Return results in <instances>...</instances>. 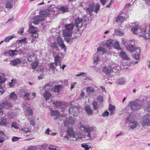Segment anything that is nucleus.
I'll return each instance as SVG.
<instances>
[{
	"label": "nucleus",
	"mask_w": 150,
	"mask_h": 150,
	"mask_svg": "<svg viewBox=\"0 0 150 150\" xmlns=\"http://www.w3.org/2000/svg\"><path fill=\"white\" fill-rule=\"evenodd\" d=\"M36 56L33 53L29 54L27 57V60L29 62H32L36 59Z\"/></svg>",
	"instance_id": "4468645a"
},
{
	"label": "nucleus",
	"mask_w": 150,
	"mask_h": 150,
	"mask_svg": "<svg viewBox=\"0 0 150 150\" xmlns=\"http://www.w3.org/2000/svg\"><path fill=\"white\" fill-rule=\"evenodd\" d=\"M4 135L2 136V135H0V143H1L3 142L5 139V138L4 137Z\"/></svg>",
	"instance_id": "e2e57ef3"
},
{
	"label": "nucleus",
	"mask_w": 150,
	"mask_h": 150,
	"mask_svg": "<svg viewBox=\"0 0 150 150\" xmlns=\"http://www.w3.org/2000/svg\"><path fill=\"white\" fill-rule=\"evenodd\" d=\"M43 97L45 98L46 100L47 101L49 98L52 97L51 94L49 92V91L45 90L44 93H43Z\"/></svg>",
	"instance_id": "f3484780"
},
{
	"label": "nucleus",
	"mask_w": 150,
	"mask_h": 150,
	"mask_svg": "<svg viewBox=\"0 0 150 150\" xmlns=\"http://www.w3.org/2000/svg\"><path fill=\"white\" fill-rule=\"evenodd\" d=\"M50 13L46 9V10H42L40 11L39 13V14L43 16L44 17V18L47 15L50 14Z\"/></svg>",
	"instance_id": "bb28decb"
},
{
	"label": "nucleus",
	"mask_w": 150,
	"mask_h": 150,
	"mask_svg": "<svg viewBox=\"0 0 150 150\" xmlns=\"http://www.w3.org/2000/svg\"><path fill=\"white\" fill-rule=\"evenodd\" d=\"M113 43V40L112 39H110L107 41V42L106 43V45L109 48L112 46Z\"/></svg>",
	"instance_id": "72a5a7b5"
},
{
	"label": "nucleus",
	"mask_w": 150,
	"mask_h": 150,
	"mask_svg": "<svg viewBox=\"0 0 150 150\" xmlns=\"http://www.w3.org/2000/svg\"><path fill=\"white\" fill-rule=\"evenodd\" d=\"M125 20V17L119 15L116 17L115 21L117 22H123Z\"/></svg>",
	"instance_id": "c756f323"
},
{
	"label": "nucleus",
	"mask_w": 150,
	"mask_h": 150,
	"mask_svg": "<svg viewBox=\"0 0 150 150\" xmlns=\"http://www.w3.org/2000/svg\"><path fill=\"white\" fill-rule=\"evenodd\" d=\"M108 110L110 111V115H112L114 113L115 110V106L114 105H112L111 104H110L109 105Z\"/></svg>",
	"instance_id": "c85d7f7f"
},
{
	"label": "nucleus",
	"mask_w": 150,
	"mask_h": 150,
	"mask_svg": "<svg viewBox=\"0 0 150 150\" xmlns=\"http://www.w3.org/2000/svg\"><path fill=\"white\" fill-rule=\"evenodd\" d=\"M11 127H13L15 129H17L18 128V123L16 122H13L11 124Z\"/></svg>",
	"instance_id": "de8ad7c7"
},
{
	"label": "nucleus",
	"mask_w": 150,
	"mask_h": 150,
	"mask_svg": "<svg viewBox=\"0 0 150 150\" xmlns=\"http://www.w3.org/2000/svg\"><path fill=\"white\" fill-rule=\"evenodd\" d=\"M141 125L143 127L150 126V115L147 114L144 116L141 119Z\"/></svg>",
	"instance_id": "39448f33"
},
{
	"label": "nucleus",
	"mask_w": 150,
	"mask_h": 150,
	"mask_svg": "<svg viewBox=\"0 0 150 150\" xmlns=\"http://www.w3.org/2000/svg\"><path fill=\"white\" fill-rule=\"evenodd\" d=\"M8 103L6 101L0 103V110H2V109L4 108L5 105L8 104Z\"/></svg>",
	"instance_id": "58836bf2"
},
{
	"label": "nucleus",
	"mask_w": 150,
	"mask_h": 150,
	"mask_svg": "<svg viewBox=\"0 0 150 150\" xmlns=\"http://www.w3.org/2000/svg\"><path fill=\"white\" fill-rule=\"evenodd\" d=\"M51 46L52 47L56 49L57 50L58 44L56 42H54L52 43Z\"/></svg>",
	"instance_id": "8fccbe9b"
},
{
	"label": "nucleus",
	"mask_w": 150,
	"mask_h": 150,
	"mask_svg": "<svg viewBox=\"0 0 150 150\" xmlns=\"http://www.w3.org/2000/svg\"><path fill=\"white\" fill-rule=\"evenodd\" d=\"M103 71L106 74H110L112 71L111 67L110 65L105 67L103 68Z\"/></svg>",
	"instance_id": "ddd939ff"
},
{
	"label": "nucleus",
	"mask_w": 150,
	"mask_h": 150,
	"mask_svg": "<svg viewBox=\"0 0 150 150\" xmlns=\"http://www.w3.org/2000/svg\"><path fill=\"white\" fill-rule=\"evenodd\" d=\"M115 33L117 35L120 36H122L123 34L122 32L118 30H115Z\"/></svg>",
	"instance_id": "bf43d9fd"
},
{
	"label": "nucleus",
	"mask_w": 150,
	"mask_h": 150,
	"mask_svg": "<svg viewBox=\"0 0 150 150\" xmlns=\"http://www.w3.org/2000/svg\"><path fill=\"white\" fill-rule=\"evenodd\" d=\"M9 98L11 99L16 100L17 99V96L14 92H12L9 95Z\"/></svg>",
	"instance_id": "473e14b6"
},
{
	"label": "nucleus",
	"mask_w": 150,
	"mask_h": 150,
	"mask_svg": "<svg viewBox=\"0 0 150 150\" xmlns=\"http://www.w3.org/2000/svg\"><path fill=\"white\" fill-rule=\"evenodd\" d=\"M74 120L73 117H69L67 118L64 122V125L65 126H69L72 125L74 124Z\"/></svg>",
	"instance_id": "9d476101"
},
{
	"label": "nucleus",
	"mask_w": 150,
	"mask_h": 150,
	"mask_svg": "<svg viewBox=\"0 0 150 150\" xmlns=\"http://www.w3.org/2000/svg\"><path fill=\"white\" fill-rule=\"evenodd\" d=\"M92 7H93V11L97 13L98 11L99 10L100 8V6L98 4H96L95 6H92Z\"/></svg>",
	"instance_id": "c9c22d12"
},
{
	"label": "nucleus",
	"mask_w": 150,
	"mask_h": 150,
	"mask_svg": "<svg viewBox=\"0 0 150 150\" xmlns=\"http://www.w3.org/2000/svg\"><path fill=\"white\" fill-rule=\"evenodd\" d=\"M16 83V80L15 79H12L11 82L9 83V86L11 87L15 86Z\"/></svg>",
	"instance_id": "a19ab883"
},
{
	"label": "nucleus",
	"mask_w": 150,
	"mask_h": 150,
	"mask_svg": "<svg viewBox=\"0 0 150 150\" xmlns=\"http://www.w3.org/2000/svg\"><path fill=\"white\" fill-rule=\"evenodd\" d=\"M62 88V86L61 85H55L54 87V91L55 93H59Z\"/></svg>",
	"instance_id": "b1692460"
},
{
	"label": "nucleus",
	"mask_w": 150,
	"mask_h": 150,
	"mask_svg": "<svg viewBox=\"0 0 150 150\" xmlns=\"http://www.w3.org/2000/svg\"><path fill=\"white\" fill-rule=\"evenodd\" d=\"M71 36H66V37L64 38V40L68 43L70 42H72L73 40V38Z\"/></svg>",
	"instance_id": "f704fd0d"
},
{
	"label": "nucleus",
	"mask_w": 150,
	"mask_h": 150,
	"mask_svg": "<svg viewBox=\"0 0 150 150\" xmlns=\"http://www.w3.org/2000/svg\"><path fill=\"white\" fill-rule=\"evenodd\" d=\"M94 91L93 88L91 86L88 87L86 90V92L88 93H93Z\"/></svg>",
	"instance_id": "ea45409f"
},
{
	"label": "nucleus",
	"mask_w": 150,
	"mask_h": 150,
	"mask_svg": "<svg viewBox=\"0 0 150 150\" xmlns=\"http://www.w3.org/2000/svg\"><path fill=\"white\" fill-rule=\"evenodd\" d=\"M86 11L87 13L88 12L90 16L92 15V12L93 11V7L92 6H89V7L87 9Z\"/></svg>",
	"instance_id": "c03bdc74"
},
{
	"label": "nucleus",
	"mask_w": 150,
	"mask_h": 150,
	"mask_svg": "<svg viewBox=\"0 0 150 150\" xmlns=\"http://www.w3.org/2000/svg\"><path fill=\"white\" fill-rule=\"evenodd\" d=\"M93 59L94 61V63L96 65L97 64L100 59V56L98 54L96 53L94 54L93 56Z\"/></svg>",
	"instance_id": "dca6fc26"
},
{
	"label": "nucleus",
	"mask_w": 150,
	"mask_h": 150,
	"mask_svg": "<svg viewBox=\"0 0 150 150\" xmlns=\"http://www.w3.org/2000/svg\"><path fill=\"white\" fill-rule=\"evenodd\" d=\"M97 100L100 102H102L103 100V97L101 96H98L97 98Z\"/></svg>",
	"instance_id": "052dcab7"
},
{
	"label": "nucleus",
	"mask_w": 150,
	"mask_h": 150,
	"mask_svg": "<svg viewBox=\"0 0 150 150\" xmlns=\"http://www.w3.org/2000/svg\"><path fill=\"white\" fill-rule=\"evenodd\" d=\"M20 130L23 131V133L26 134L28 133H30L31 132L30 131L29 129L26 128H22L20 129Z\"/></svg>",
	"instance_id": "37998d69"
},
{
	"label": "nucleus",
	"mask_w": 150,
	"mask_h": 150,
	"mask_svg": "<svg viewBox=\"0 0 150 150\" xmlns=\"http://www.w3.org/2000/svg\"><path fill=\"white\" fill-rule=\"evenodd\" d=\"M93 105L94 109L96 110H97L99 107V105L97 103V102L96 101H94L93 102Z\"/></svg>",
	"instance_id": "a18cd8bd"
},
{
	"label": "nucleus",
	"mask_w": 150,
	"mask_h": 150,
	"mask_svg": "<svg viewBox=\"0 0 150 150\" xmlns=\"http://www.w3.org/2000/svg\"><path fill=\"white\" fill-rule=\"evenodd\" d=\"M15 37L16 36L14 34L8 36L4 38V41L6 42H8L10 40Z\"/></svg>",
	"instance_id": "7c9ffc66"
},
{
	"label": "nucleus",
	"mask_w": 150,
	"mask_h": 150,
	"mask_svg": "<svg viewBox=\"0 0 150 150\" xmlns=\"http://www.w3.org/2000/svg\"><path fill=\"white\" fill-rule=\"evenodd\" d=\"M50 112L51 116L53 117L54 119L57 118L59 116V113L57 111L54 110H52Z\"/></svg>",
	"instance_id": "4be33fe9"
},
{
	"label": "nucleus",
	"mask_w": 150,
	"mask_h": 150,
	"mask_svg": "<svg viewBox=\"0 0 150 150\" xmlns=\"http://www.w3.org/2000/svg\"><path fill=\"white\" fill-rule=\"evenodd\" d=\"M19 52V51L17 49L14 50H10L8 51L7 53L10 56H12L17 55L18 53Z\"/></svg>",
	"instance_id": "5701e85b"
},
{
	"label": "nucleus",
	"mask_w": 150,
	"mask_h": 150,
	"mask_svg": "<svg viewBox=\"0 0 150 150\" xmlns=\"http://www.w3.org/2000/svg\"><path fill=\"white\" fill-rule=\"evenodd\" d=\"M97 51L101 54H103L105 52L106 50L105 48L100 47L97 49Z\"/></svg>",
	"instance_id": "e433bc0d"
},
{
	"label": "nucleus",
	"mask_w": 150,
	"mask_h": 150,
	"mask_svg": "<svg viewBox=\"0 0 150 150\" xmlns=\"http://www.w3.org/2000/svg\"><path fill=\"white\" fill-rule=\"evenodd\" d=\"M75 133L74 130L71 128H69L67 130V135L70 137H74Z\"/></svg>",
	"instance_id": "aec40b11"
},
{
	"label": "nucleus",
	"mask_w": 150,
	"mask_h": 150,
	"mask_svg": "<svg viewBox=\"0 0 150 150\" xmlns=\"http://www.w3.org/2000/svg\"><path fill=\"white\" fill-rule=\"evenodd\" d=\"M120 56L125 59L128 60L129 59V58L127 56L126 53L123 51H121L120 52Z\"/></svg>",
	"instance_id": "2f4dec72"
},
{
	"label": "nucleus",
	"mask_w": 150,
	"mask_h": 150,
	"mask_svg": "<svg viewBox=\"0 0 150 150\" xmlns=\"http://www.w3.org/2000/svg\"><path fill=\"white\" fill-rule=\"evenodd\" d=\"M24 28L22 27L20 28L19 30L18 31V33L19 34H22L23 32Z\"/></svg>",
	"instance_id": "774afa93"
},
{
	"label": "nucleus",
	"mask_w": 150,
	"mask_h": 150,
	"mask_svg": "<svg viewBox=\"0 0 150 150\" xmlns=\"http://www.w3.org/2000/svg\"><path fill=\"white\" fill-rule=\"evenodd\" d=\"M5 74H0V88L3 83L6 81Z\"/></svg>",
	"instance_id": "412c9836"
},
{
	"label": "nucleus",
	"mask_w": 150,
	"mask_h": 150,
	"mask_svg": "<svg viewBox=\"0 0 150 150\" xmlns=\"http://www.w3.org/2000/svg\"><path fill=\"white\" fill-rule=\"evenodd\" d=\"M81 129L86 133L84 134L78 132H76L74 135V138L76 139L86 138L87 137L92 140L93 139L91 135V133L94 131L95 129L94 127H90L88 125H81L80 126Z\"/></svg>",
	"instance_id": "f257e3e1"
},
{
	"label": "nucleus",
	"mask_w": 150,
	"mask_h": 150,
	"mask_svg": "<svg viewBox=\"0 0 150 150\" xmlns=\"http://www.w3.org/2000/svg\"><path fill=\"white\" fill-rule=\"evenodd\" d=\"M130 116L126 118V122L129 123V127L131 129H133L136 128L138 125V123L137 121L135 120L130 121L129 119Z\"/></svg>",
	"instance_id": "6e6552de"
},
{
	"label": "nucleus",
	"mask_w": 150,
	"mask_h": 150,
	"mask_svg": "<svg viewBox=\"0 0 150 150\" xmlns=\"http://www.w3.org/2000/svg\"><path fill=\"white\" fill-rule=\"evenodd\" d=\"M58 9L63 11L65 12L69 10V8L68 6H61L58 7Z\"/></svg>",
	"instance_id": "4c0bfd02"
},
{
	"label": "nucleus",
	"mask_w": 150,
	"mask_h": 150,
	"mask_svg": "<svg viewBox=\"0 0 150 150\" xmlns=\"http://www.w3.org/2000/svg\"><path fill=\"white\" fill-rule=\"evenodd\" d=\"M27 38H24L19 41V43H21V44H26L27 43L26 41Z\"/></svg>",
	"instance_id": "5fc2aeb1"
},
{
	"label": "nucleus",
	"mask_w": 150,
	"mask_h": 150,
	"mask_svg": "<svg viewBox=\"0 0 150 150\" xmlns=\"http://www.w3.org/2000/svg\"><path fill=\"white\" fill-rule=\"evenodd\" d=\"M56 66L55 63L54 64V63H51L50 66V70L54 71L55 69V67Z\"/></svg>",
	"instance_id": "603ef678"
},
{
	"label": "nucleus",
	"mask_w": 150,
	"mask_h": 150,
	"mask_svg": "<svg viewBox=\"0 0 150 150\" xmlns=\"http://www.w3.org/2000/svg\"><path fill=\"white\" fill-rule=\"evenodd\" d=\"M83 24V20L79 18L76 19L75 21V25L76 27L78 28H81Z\"/></svg>",
	"instance_id": "f8f14e48"
},
{
	"label": "nucleus",
	"mask_w": 150,
	"mask_h": 150,
	"mask_svg": "<svg viewBox=\"0 0 150 150\" xmlns=\"http://www.w3.org/2000/svg\"><path fill=\"white\" fill-rule=\"evenodd\" d=\"M122 43L126 47L127 50L130 52L136 51L137 54H140V48H135L133 45L134 44V39H132L129 41H126L124 39H122Z\"/></svg>",
	"instance_id": "f03ea898"
},
{
	"label": "nucleus",
	"mask_w": 150,
	"mask_h": 150,
	"mask_svg": "<svg viewBox=\"0 0 150 150\" xmlns=\"http://www.w3.org/2000/svg\"><path fill=\"white\" fill-rule=\"evenodd\" d=\"M114 47L117 49H120L119 42L117 41H115L113 44Z\"/></svg>",
	"instance_id": "49530a36"
},
{
	"label": "nucleus",
	"mask_w": 150,
	"mask_h": 150,
	"mask_svg": "<svg viewBox=\"0 0 150 150\" xmlns=\"http://www.w3.org/2000/svg\"><path fill=\"white\" fill-rule=\"evenodd\" d=\"M140 54H135L133 56V57L135 59L138 60L139 58Z\"/></svg>",
	"instance_id": "680f3d73"
},
{
	"label": "nucleus",
	"mask_w": 150,
	"mask_h": 150,
	"mask_svg": "<svg viewBox=\"0 0 150 150\" xmlns=\"http://www.w3.org/2000/svg\"><path fill=\"white\" fill-rule=\"evenodd\" d=\"M8 124L6 118H3L1 119L0 121V125L3 126H6Z\"/></svg>",
	"instance_id": "a878e982"
},
{
	"label": "nucleus",
	"mask_w": 150,
	"mask_h": 150,
	"mask_svg": "<svg viewBox=\"0 0 150 150\" xmlns=\"http://www.w3.org/2000/svg\"><path fill=\"white\" fill-rule=\"evenodd\" d=\"M38 65V62L35 61L32 64V68L33 69H35L37 67Z\"/></svg>",
	"instance_id": "09e8293b"
},
{
	"label": "nucleus",
	"mask_w": 150,
	"mask_h": 150,
	"mask_svg": "<svg viewBox=\"0 0 150 150\" xmlns=\"http://www.w3.org/2000/svg\"><path fill=\"white\" fill-rule=\"evenodd\" d=\"M57 41L59 46L61 48L64 49V51L65 52L67 50V47L64 45L62 39L60 37H58L57 39Z\"/></svg>",
	"instance_id": "9b49d317"
},
{
	"label": "nucleus",
	"mask_w": 150,
	"mask_h": 150,
	"mask_svg": "<svg viewBox=\"0 0 150 150\" xmlns=\"http://www.w3.org/2000/svg\"><path fill=\"white\" fill-rule=\"evenodd\" d=\"M45 19L44 17L40 15L35 16L34 18V21L32 23V24L37 25L39 23V21H43Z\"/></svg>",
	"instance_id": "1a4fd4ad"
},
{
	"label": "nucleus",
	"mask_w": 150,
	"mask_h": 150,
	"mask_svg": "<svg viewBox=\"0 0 150 150\" xmlns=\"http://www.w3.org/2000/svg\"><path fill=\"white\" fill-rule=\"evenodd\" d=\"M29 28L28 30V31L32 34L33 33L37 32V28L33 26V25H29Z\"/></svg>",
	"instance_id": "393cba45"
},
{
	"label": "nucleus",
	"mask_w": 150,
	"mask_h": 150,
	"mask_svg": "<svg viewBox=\"0 0 150 150\" xmlns=\"http://www.w3.org/2000/svg\"><path fill=\"white\" fill-rule=\"evenodd\" d=\"M80 108V107L71 104L69 110V114L72 115L74 116H76L79 112Z\"/></svg>",
	"instance_id": "423d86ee"
},
{
	"label": "nucleus",
	"mask_w": 150,
	"mask_h": 150,
	"mask_svg": "<svg viewBox=\"0 0 150 150\" xmlns=\"http://www.w3.org/2000/svg\"><path fill=\"white\" fill-rule=\"evenodd\" d=\"M13 6V2L12 0H8L6 2L5 7L8 9H11Z\"/></svg>",
	"instance_id": "2eb2a0df"
},
{
	"label": "nucleus",
	"mask_w": 150,
	"mask_h": 150,
	"mask_svg": "<svg viewBox=\"0 0 150 150\" xmlns=\"http://www.w3.org/2000/svg\"><path fill=\"white\" fill-rule=\"evenodd\" d=\"M74 27L73 23L67 24L65 26V29L62 31L64 36H71L72 34V30Z\"/></svg>",
	"instance_id": "7ed1b4c3"
},
{
	"label": "nucleus",
	"mask_w": 150,
	"mask_h": 150,
	"mask_svg": "<svg viewBox=\"0 0 150 150\" xmlns=\"http://www.w3.org/2000/svg\"><path fill=\"white\" fill-rule=\"evenodd\" d=\"M21 62V60L19 59H16L10 61V64L14 66H16Z\"/></svg>",
	"instance_id": "6ab92c4d"
},
{
	"label": "nucleus",
	"mask_w": 150,
	"mask_h": 150,
	"mask_svg": "<svg viewBox=\"0 0 150 150\" xmlns=\"http://www.w3.org/2000/svg\"><path fill=\"white\" fill-rule=\"evenodd\" d=\"M131 31L134 34H138L145 39L144 36L146 32V29H144V28L142 30L140 27L137 25L133 27L131 29Z\"/></svg>",
	"instance_id": "20e7f679"
},
{
	"label": "nucleus",
	"mask_w": 150,
	"mask_h": 150,
	"mask_svg": "<svg viewBox=\"0 0 150 150\" xmlns=\"http://www.w3.org/2000/svg\"><path fill=\"white\" fill-rule=\"evenodd\" d=\"M85 110L87 112L88 115H91L93 112V110L91 109L88 105L86 106L85 107Z\"/></svg>",
	"instance_id": "cd10ccee"
},
{
	"label": "nucleus",
	"mask_w": 150,
	"mask_h": 150,
	"mask_svg": "<svg viewBox=\"0 0 150 150\" xmlns=\"http://www.w3.org/2000/svg\"><path fill=\"white\" fill-rule=\"evenodd\" d=\"M44 88L46 90L49 91V90H50L52 88L51 86L49 84H47L44 86Z\"/></svg>",
	"instance_id": "3c124183"
},
{
	"label": "nucleus",
	"mask_w": 150,
	"mask_h": 150,
	"mask_svg": "<svg viewBox=\"0 0 150 150\" xmlns=\"http://www.w3.org/2000/svg\"><path fill=\"white\" fill-rule=\"evenodd\" d=\"M53 54L54 58L55 65L60 66L61 65L60 61L62 59V57H61L62 53L58 52H54Z\"/></svg>",
	"instance_id": "0eeeda50"
},
{
	"label": "nucleus",
	"mask_w": 150,
	"mask_h": 150,
	"mask_svg": "<svg viewBox=\"0 0 150 150\" xmlns=\"http://www.w3.org/2000/svg\"><path fill=\"white\" fill-rule=\"evenodd\" d=\"M26 111L28 114L29 115H32L33 114L32 111L30 108H28Z\"/></svg>",
	"instance_id": "13d9d810"
},
{
	"label": "nucleus",
	"mask_w": 150,
	"mask_h": 150,
	"mask_svg": "<svg viewBox=\"0 0 150 150\" xmlns=\"http://www.w3.org/2000/svg\"><path fill=\"white\" fill-rule=\"evenodd\" d=\"M81 146L84 148L85 150H88L89 149V148L88 147V146L87 144H81Z\"/></svg>",
	"instance_id": "69168bd1"
},
{
	"label": "nucleus",
	"mask_w": 150,
	"mask_h": 150,
	"mask_svg": "<svg viewBox=\"0 0 150 150\" xmlns=\"http://www.w3.org/2000/svg\"><path fill=\"white\" fill-rule=\"evenodd\" d=\"M53 104L57 106H60L61 104V103L59 101H54L53 102Z\"/></svg>",
	"instance_id": "4d7b16f0"
},
{
	"label": "nucleus",
	"mask_w": 150,
	"mask_h": 150,
	"mask_svg": "<svg viewBox=\"0 0 150 150\" xmlns=\"http://www.w3.org/2000/svg\"><path fill=\"white\" fill-rule=\"evenodd\" d=\"M144 29H146V32L145 33V35L144 36L145 37V39L147 40L149 39L150 38V24L149 25L148 29L147 30L146 28H144Z\"/></svg>",
	"instance_id": "a211bd4d"
},
{
	"label": "nucleus",
	"mask_w": 150,
	"mask_h": 150,
	"mask_svg": "<svg viewBox=\"0 0 150 150\" xmlns=\"http://www.w3.org/2000/svg\"><path fill=\"white\" fill-rule=\"evenodd\" d=\"M109 113L107 111L104 112L102 114V116L104 117L107 116L109 115Z\"/></svg>",
	"instance_id": "338daca9"
},
{
	"label": "nucleus",
	"mask_w": 150,
	"mask_h": 150,
	"mask_svg": "<svg viewBox=\"0 0 150 150\" xmlns=\"http://www.w3.org/2000/svg\"><path fill=\"white\" fill-rule=\"evenodd\" d=\"M119 84H123L125 82V80L123 78H121L119 79L118 81Z\"/></svg>",
	"instance_id": "6e6d98bb"
},
{
	"label": "nucleus",
	"mask_w": 150,
	"mask_h": 150,
	"mask_svg": "<svg viewBox=\"0 0 150 150\" xmlns=\"http://www.w3.org/2000/svg\"><path fill=\"white\" fill-rule=\"evenodd\" d=\"M54 8V6L53 5H51L49 6L47 8V10L48 11H49V12H50V11H53Z\"/></svg>",
	"instance_id": "864d4df0"
},
{
	"label": "nucleus",
	"mask_w": 150,
	"mask_h": 150,
	"mask_svg": "<svg viewBox=\"0 0 150 150\" xmlns=\"http://www.w3.org/2000/svg\"><path fill=\"white\" fill-rule=\"evenodd\" d=\"M37 149V148L36 146H31L27 149V150H36Z\"/></svg>",
	"instance_id": "0e129e2a"
},
{
	"label": "nucleus",
	"mask_w": 150,
	"mask_h": 150,
	"mask_svg": "<svg viewBox=\"0 0 150 150\" xmlns=\"http://www.w3.org/2000/svg\"><path fill=\"white\" fill-rule=\"evenodd\" d=\"M30 94L28 93H26L23 96V99L25 100H30Z\"/></svg>",
	"instance_id": "79ce46f5"
}]
</instances>
